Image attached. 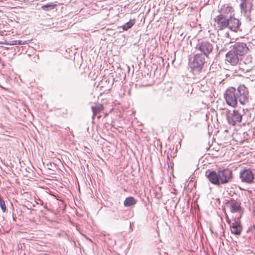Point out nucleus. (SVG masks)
Wrapping results in <instances>:
<instances>
[{
  "label": "nucleus",
  "instance_id": "nucleus-2",
  "mask_svg": "<svg viewBox=\"0 0 255 255\" xmlns=\"http://www.w3.org/2000/svg\"><path fill=\"white\" fill-rule=\"evenodd\" d=\"M232 171L225 168L215 171H207L206 175L209 181L214 185H220L231 182L232 180Z\"/></svg>",
  "mask_w": 255,
  "mask_h": 255
},
{
  "label": "nucleus",
  "instance_id": "nucleus-16",
  "mask_svg": "<svg viewBox=\"0 0 255 255\" xmlns=\"http://www.w3.org/2000/svg\"><path fill=\"white\" fill-rule=\"evenodd\" d=\"M136 200L133 197H128L126 198L124 202L125 207H130L136 203Z\"/></svg>",
  "mask_w": 255,
  "mask_h": 255
},
{
  "label": "nucleus",
  "instance_id": "nucleus-10",
  "mask_svg": "<svg viewBox=\"0 0 255 255\" xmlns=\"http://www.w3.org/2000/svg\"><path fill=\"white\" fill-rule=\"evenodd\" d=\"M240 177L243 182L251 183L254 178V175L250 169H244L240 173Z\"/></svg>",
  "mask_w": 255,
  "mask_h": 255
},
{
  "label": "nucleus",
  "instance_id": "nucleus-3",
  "mask_svg": "<svg viewBox=\"0 0 255 255\" xmlns=\"http://www.w3.org/2000/svg\"><path fill=\"white\" fill-rule=\"evenodd\" d=\"M241 218V215L237 217H233L232 222L230 225L231 233L236 236H240L243 231V227L240 221Z\"/></svg>",
  "mask_w": 255,
  "mask_h": 255
},
{
  "label": "nucleus",
  "instance_id": "nucleus-13",
  "mask_svg": "<svg viewBox=\"0 0 255 255\" xmlns=\"http://www.w3.org/2000/svg\"><path fill=\"white\" fill-rule=\"evenodd\" d=\"M228 25V28L231 30L237 32L238 31H241L240 27L241 25V22L239 19L236 18L233 16L229 17Z\"/></svg>",
  "mask_w": 255,
  "mask_h": 255
},
{
  "label": "nucleus",
  "instance_id": "nucleus-24",
  "mask_svg": "<svg viewBox=\"0 0 255 255\" xmlns=\"http://www.w3.org/2000/svg\"><path fill=\"white\" fill-rule=\"evenodd\" d=\"M98 118L100 119L101 118V116H98Z\"/></svg>",
  "mask_w": 255,
  "mask_h": 255
},
{
  "label": "nucleus",
  "instance_id": "nucleus-1",
  "mask_svg": "<svg viewBox=\"0 0 255 255\" xmlns=\"http://www.w3.org/2000/svg\"><path fill=\"white\" fill-rule=\"evenodd\" d=\"M248 90L243 85L239 86L237 89L229 87L224 93L226 103L232 107H235L238 102L243 105L248 102Z\"/></svg>",
  "mask_w": 255,
  "mask_h": 255
},
{
  "label": "nucleus",
  "instance_id": "nucleus-5",
  "mask_svg": "<svg viewBox=\"0 0 255 255\" xmlns=\"http://www.w3.org/2000/svg\"><path fill=\"white\" fill-rule=\"evenodd\" d=\"M226 117L228 123L232 125H235L236 124L241 122L242 119V115L236 110H234L232 112L230 111H227Z\"/></svg>",
  "mask_w": 255,
  "mask_h": 255
},
{
  "label": "nucleus",
  "instance_id": "nucleus-21",
  "mask_svg": "<svg viewBox=\"0 0 255 255\" xmlns=\"http://www.w3.org/2000/svg\"><path fill=\"white\" fill-rule=\"evenodd\" d=\"M251 59H252L251 57H248L247 58L246 60L248 61V62H251Z\"/></svg>",
  "mask_w": 255,
  "mask_h": 255
},
{
  "label": "nucleus",
  "instance_id": "nucleus-20",
  "mask_svg": "<svg viewBox=\"0 0 255 255\" xmlns=\"http://www.w3.org/2000/svg\"><path fill=\"white\" fill-rule=\"evenodd\" d=\"M226 220L227 222L229 224V225L232 222V221H231V220L229 219V218L227 214H226Z\"/></svg>",
  "mask_w": 255,
  "mask_h": 255
},
{
  "label": "nucleus",
  "instance_id": "nucleus-15",
  "mask_svg": "<svg viewBox=\"0 0 255 255\" xmlns=\"http://www.w3.org/2000/svg\"><path fill=\"white\" fill-rule=\"evenodd\" d=\"M93 112V119L104 110V106L100 104H96L95 106L92 107Z\"/></svg>",
  "mask_w": 255,
  "mask_h": 255
},
{
  "label": "nucleus",
  "instance_id": "nucleus-8",
  "mask_svg": "<svg viewBox=\"0 0 255 255\" xmlns=\"http://www.w3.org/2000/svg\"><path fill=\"white\" fill-rule=\"evenodd\" d=\"M232 47H233L232 49L240 56H242L247 54L249 50L247 44L244 42H236Z\"/></svg>",
  "mask_w": 255,
  "mask_h": 255
},
{
  "label": "nucleus",
  "instance_id": "nucleus-19",
  "mask_svg": "<svg viewBox=\"0 0 255 255\" xmlns=\"http://www.w3.org/2000/svg\"><path fill=\"white\" fill-rule=\"evenodd\" d=\"M0 206L3 212H5L6 210V207L3 200L0 198Z\"/></svg>",
  "mask_w": 255,
  "mask_h": 255
},
{
  "label": "nucleus",
  "instance_id": "nucleus-23",
  "mask_svg": "<svg viewBox=\"0 0 255 255\" xmlns=\"http://www.w3.org/2000/svg\"><path fill=\"white\" fill-rule=\"evenodd\" d=\"M43 201H42V202H41V205H43Z\"/></svg>",
  "mask_w": 255,
  "mask_h": 255
},
{
  "label": "nucleus",
  "instance_id": "nucleus-7",
  "mask_svg": "<svg viewBox=\"0 0 255 255\" xmlns=\"http://www.w3.org/2000/svg\"><path fill=\"white\" fill-rule=\"evenodd\" d=\"M196 48L201 51L204 54V55L208 56V55L212 52L213 46L211 42L207 41H204L198 42Z\"/></svg>",
  "mask_w": 255,
  "mask_h": 255
},
{
  "label": "nucleus",
  "instance_id": "nucleus-18",
  "mask_svg": "<svg viewBox=\"0 0 255 255\" xmlns=\"http://www.w3.org/2000/svg\"><path fill=\"white\" fill-rule=\"evenodd\" d=\"M54 8V5L52 4H47L42 6L43 9L47 10L48 9H52Z\"/></svg>",
  "mask_w": 255,
  "mask_h": 255
},
{
  "label": "nucleus",
  "instance_id": "nucleus-14",
  "mask_svg": "<svg viewBox=\"0 0 255 255\" xmlns=\"http://www.w3.org/2000/svg\"><path fill=\"white\" fill-rule=\"evenodd\" d=\"M233 11L234 10L232 6L228 5H224L220 9V14L224 15V16H229V17H230L234 14L233 13Z\"/></svg>",
  "mask_w": 255,
  "mask_h": 255
},
{
  "label": "nucleus",
  "instance_id": "nucleus-9",
  "mask_svg": "<svg viewBox=\"0 0 255 255\" xmlns=\"http://www.w3.org/2000/svg\"><path fill=\"white\" fill-rule=\"evenodd\" d=\"M215 21L216 23L217 27L219 30H222L228 28L229 16L219 14L215 18Z\"/></svg>",
  "mask_w": 255,
  "mask_h": 255
},
{
  "label": "nucleus",
  "instance_id": "nucleus-4",
  "mask_svg": "<svg viewBox=\"0 0 255 255\" xmlns=\"http://www.w3.org/2000/svg\"><path fill=\"white\" fill-rule=\"evenodd\" d=\"M205 56L202 54H197L194 55L193 60L191 62V67L194 70L200 71L203 68L205 63Z\"/></svg>",
  "mask_w": 255,
  "mask_h": 255
},
{
  "label": "nucleus",
  "instance_id": "nucleus-17",
  "mask_svg": "<svg viewBox=\"0 0 255 255\" xmlns=\"http://www.w3.org/2000/svg\"><path fill=\"white\" fill-rule=\"evenodd\" d=\"M135 19H130L128 22L126 23L123 26V29L124 30H128L129 28H130L135 23Z\"/></svg>",
  "mask_w": 255,
  "mask_h": 255
},
{
  "label": "nucleus",
  "instance_id": "nucleus-11",
  "mask_svg": "<svg viewBox=\"0 0 255 255\" xmlns=\"http://www.w3.org/2000/svg\"><path fill=\"white\" fill-rule=\"evenodd\" d=\"M240 57L233 49H231L226 53V60L232 65L235 66L238 64Z\"/></svg>",
  "mask_w": 255,
  "mask_h": 255
},
{
  "label": "nucleus",
  "instance_id": "nucleus-22",
  "mask_svg": "<svg viewBox=\"0 0 255 255\" xmlns=\"http://www.w3.org/2000/svg\"><path fill=\"white\" fill-rule=\"evenodd\" d=\"M21 44V41H15V44Z\"/></svg>",
  "mask_w": 255,
  "mask_h": 255
},
{
  "label": "nucleus",
  "instance_id": "nucleus-12",
  "mask_svg": "<svg viewBox=\"0 0 255 255\" xmlns=\"http://www.w3.org/2000/svg\"><path fill=\"white\" fill-rule=\"evenodd\" d=\"M227 205L228 206L230 211L232 213H239V216L242 215L243 211L241 206V203L235 200L228 201L227 202Z\"/></svg>",
  "mask_w": 255,
  "mask_h": 255
},
{
  "label": "nucleus",
  "instance_id": "nucleus-6",
  "mask_svg": "<svg viewBox=\"0 0 255 255\" xmlns=\"http://www.w3.org/2000/svg\"><path fill=\"white\" fill-rule=\"evenodd\" d=\"M240 8L242 13L244 14L249 21L252 20L251 12L252 9V3L249 0H242Z\"/></svg>",
  "mask_w": 255,
  "mask_h": 255
}]
</instances>
